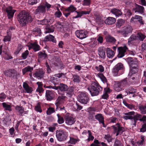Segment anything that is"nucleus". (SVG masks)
Wrapping results in <instances>:
<instances>
[{
	"label": "nucleus",
	"mask_w": 146,
	"mask_h": 146,
	"mask_svg": "<svg viewBox=\"0 0 146 146\" xmlns=\"http://www.w3.org/2000/svg\"><path fill=\"white\" fill-rule=\"evenodd\" d=\"M23 87L26 92L28 93H31L33 91L32 88L30 87L28 84L25 82L23 83Z\"/></svg>",
	"instance_id": "obj_18"
},
{
	"label": "nucleus",
	"mask_w": 146,
	"mask_h": 146,
	"mask_svg": "<svg viewBox=\"0 0 146 146\" xmlns=\"http://www.w3.org/2000/svg\"><path fill=\"white\" fill-rule=\"evenodd\" d=\"M136 90L131 87L129 88V89L126 92L127 94H128V93L129 94H132L136 93Z\"/></svg>",
	"instance_id": "obj_55"
},
{
	"label": "nucleus",
	"mask_w": 146,
	"mask_h": 146,
	"mask_svg": "<svg viewBox=\"0 0 146 146\" xmlns=\"http://www.w3.org/2000/svg\"><path fill=\"white\" fill-rule=\"evenodd\" d=\"M136 40H139L142 41L145 37V35L141 33H138L135 36Z\"/></svg>",
	"instance_id": "obj_30"
},
{
	"label": "nucleus",
	"mask_w": 146,
	"mask_h": 146,
	"mask_svg": "<svg viewBox=\"0 0 146 146\" xmlns=\"http://www.w3.org/2000/svg\"><path fill=\"white\" fill-rule=\"evenodd\" d=\"M28 47L29 50H30L31 48H32L35 51L39 50H40V46L36 42L31 43Z\"/></svg>",
	"instance_id": "obj_16"
},
{
	"label": "nucleus",
	"mask_w": 146,
	"mask_h": 146,
	"mask_svg": "<svg viewBox=\"0 0 146 146\" xmlns=\"http://www.w3.org/2000/svg\"><path fill=\"white\" fill-rule=\"evenodd\" d=\"M135 113L134 111H132L124 113L125 115L123 116V118L125 120L132 119L133 118Z\"/></svg>",
	"instance_id": "obj_14"
},
{
	"label": "nucleus",
	"mask_w": 146,
	"mask_h": 146,
	"mask_svg": "<svg viewBox=\"0 0 146 146\" xmlns=\"http://www.w3.org/2000/svg\"><path fill=\"white\" fill-rule=\"evenodd\" d=\"M136 40L135 36L132 35L129 38L128 40V43L129 45H130L132 43V41L134 40Z\"/></svg>",
	"instance_id": "obj_47"
},
{
	"label": "nucleus",
	"mask_w": 146,
	"mask_h": 146,
	"mask_svg": "<svg viewBox=\"0 0 146 146\" xmlns=\"http://www.w3.org/2000/svg\"><path fill=\"white\" fill-rule=\"evenodd\" d=\"M37 13H44L46 12V9L44 5H41L38 6L36 10Z\"/></svg>",
	"instance_id": "obj_19"
},
{
	"label": "nucleus",
	"mask_w": 146,
	"mask_h": 146,
	"mask_svg": "<svg viewBox=\"0 0 146 146\" xmlns=\"http://www.w3.org/2000/svg\"><path fill=\"white\" fill-rule=\"evenodd\" d=\"M35 110L36 111L40 113L42 112V110L41 108L40 105L39 103H38L35 107Z\"/></svg>",
	"instance_id": "obj_57"
},
{
	"label": "nucleus",
	"mask_w": 146,
	"mask_h": 146,
	"mask_svg": "<svg viewBox=\"0 0 146 146\" xmlns=\"http://www.w3.org/2000/svg\"><path fill=\"white\" fill-rule=\"evenodd\" d=\"M55 111L54 109L52 108H49L46 112L47 114L50 115Z\"/></svg>",
	"instance_id": "obj_58"
},
{
	"label": "nucleus",
	"mask_w": 146,
	"mask_h": 146,
	"mask_svg": "<svg viewBox=\"0 0 146 146\" xmlns=\"http://www.w3.org/2000/svg\"><path fill=\"white\" fill-rule=\"evenodd\" d=\"M123 104L128 109L132 110H136L135 106L132 104H129L127 103L126 101L125 100H123Z\"/></svg>",
	"instance_id": "obj_20"
},
{
	"label": "nucleus",
	"mask_w": 146,
	"mask_h": 146,
	"mask_svg": "<svg viewBox=\"0 0 146 146\" xmlns=\"http://www.w3.org/2000/svg\"><path fill=\"white\" fill-rule=\"evenodd\" d=\"M75 34L76 36L80 39H83L87 37L88 33L87 32L83 30H77L75 32Z\"/></svg>",
	"instance_id": "obj_9"
},
{
	"label": "nucleus",
	"mask_w": 146,
	"mask_h": 146,
	"mask_svg": "<svg viewBox=\"0 0 146 146\" xmlns=\"http://www.w3.org/2000/svg\"><path fill=\"white\" fill-rule=\"evenodd\" d=\"M126 60L128 62L130 67L135 65V62H137V61L136 60H134L131 57H129L127 58L126 59Z\"/></svg>",
	"instance_id": "obj_29"
},
{
	"label": "nucleus",
	"mask_w": 146,
	"mask_h": 146,
	"mask_svg": "<svg viewBox=\"0 0 146 146\" xmlns=\"http://www.w3.org/2000/svg\"><path fill=\"white\" fill-rule=\"evenodd\" d=\"M135 65L130 66V72L128 75V76H131L132 74H135L138 71V62H135Z\"/></svg>",
	"instance_id": "obj_11"
},
{
	"label": "nucleus",
	"mask_w": 146,
	"mask_h": 146,
	"mask_svg": "<svg viewBox=\"0 0 146 146\" xmlns=\"http://www.w3.org/2000/svg\"><path fill=\"white\" fill-rule=\"evenodd\" d=\"M79 139H78L74 138L72 137H70V143L72 144H74L79 141Z\"/></svg>",
	"instance_id": "obj_48"
},
{
	"label": "nucleus",
	"mask_w": 146,
	"mask_h": 146,
	"mask_svg": "<svg viewBox=\"0 0 146 146\" xmlns=\"http://www.w3.org/2000/svg\"><path fill=\"white\" fill-rule=\"evenodd\" d=\"M54 37L52 35H49L46 36L44 39V40L45 41H50L53 42H55V41L54 40Z\"/></svg>",
	"instance_id": "obj_32"
},
{
	"label": "nucleus",
	"mask_w": 146,
	"mask_h": 146,
	"mask_svg": "<svg viewBox=\"0 0 146 146\" xmlns=\"http://www.w3.org/2000/svg\"><path fill=\"white\" fill-rule=\"evenodd\" d=\"M96 68L97 70L101 72H103L104 71V68L102 65H100L98 66H96Z\"/></svg>",
	"instance_id": "obj_59"
},
{
	"label": "nucleus",
	"mask_w": 146,
	"mask_h": 146,
	"mask_svg": "<svg viewBox=\"0 0 146 146\" xmlns=\"http://www.w3.org/2000/svg\"><path fill=\"white\" fill-rule=\"evenodd\" d=\"M124 23V21L123 19H120L118 20L117 23V27L119 28Z\"/></svg>",
	"instance_id": "obj_49"
},
{
	"label": "nucleus",
	"mask_w": 146,
	"mask_h": 146,
	"mask_svg": "<svg viewBox=\"0 0 146 146\" xmlns=\"http://www.w3.org/2000/svg\"><path fill=\"white\" fill-rule=\"evenodd\" d=\"M44 72L43 71L41 70L35 73V77L37 78L38 79L41 78L43 76Z\"/></svg>",
	"instance_id": "obj_28"
},
{
	"label": "nucleus",
	"mask_w": 146,
	"mask_h": 146,
	"mask_svg": "<svg viewBox=\"0 0 146 146\" xmlns=\"http://www.w3.org/2000/svg\"><path fill=\"white\" fill-rule=\"evenodd\" d=\"M133 11L135 13L137 12L139 13L142 14L144 11V8L143 7L137 5L133 9Z\"/></svg>",
	"instance_id": "obj_15"
},
{
	"label": "nucleus",
	"mask_w": 146,
	"mask_h": 146,
	"mask_svg": "<svg viewBox=\"0 0 146 146\" xmlns=\"http://www.w3.org/2000/svg\"><path fill=\"white\" fill-rule=\"evenodd\" d=\"M119 82L123 88L127 85V82L126 79H125Z\"/></svg>",
	"instance_id": "obj_43"
},
{
	"label": "nucleus",
	"mask_w": 146,
	"mask_h": 146,
	"mask_svg": "<svg viewBox=\"0 0 146 146\" xmlns=\"http://www.w3.org/2000/svg\"><path fill=\"white\" fill-rule=\"evenodd\" d=\"M11 37V34H8L7 36H5L3 39V41L4 42H7L10 41Z\"/></svg>",
	"instance_id": "obj_54"
},
{
	"label": "nucleus",
	"mask_w": 146,
	"mask_h": 146,
	"mask_svg": "<svg viewBox=\"0 0 146 146\" xmlns=\"http://www.w3.org/2000/svg\"><path fill=\"white\" fill-rule=\"evenodd\" d=\"M141 117V115L138 114H136V115L135 114L134 116H133V119L134 122L135 123L138 120V118H140Z\"/></svg>",
	"instance_id": "obj_60"
},
{
	"label": "nucleus",
	"mask_w": 146,
	"mask_h": 146,
	"mask_svg": "<svg viewBox=\"0 0 146 146\" xmlns=\"http://www.w3.org/2000/svg\"><path fill=\"white\" fill-rule=\"evenodd\" d=\"M96 119L98 120L102 124L104 127V118L102 115L99 114L95 116Z\"/></svg>",
	"instance_id": "obj_26"
},
{
	"label": "nucleus",
	"mask_w": 146,
	"mask_h": 146,
	"mask_svg": "<svg viewBox=\"0 0 146 146\" xmlns=\"http://www.w3.org/2000/svg\"><path fill=\"white\" fill-rule=\"evenodd\" d=\"M78 102L83 104H86L88 101V98L87 94L84 92H81L78 96Z\"/></svg>",
	"instance_id": "obj_5"
},
{
	"label": "nucleus",
	"mask_w": 146,
	"mask_h": 146,
	"mask_svg": "<svg viewBox=\"0 0 146 146\" xmlns=\"http://www.w3.org/2000/svg\"><path fill=\"white\" fill-rule=\"evenodd\" d=\"M91 3V0H84L82 5L84 6H88L90 5Z\"/></svg>",
	"instance_id": "obj_50"
},
{
	"label": "nucleus",
	"mask_w": 146,
	"mask_h": 146,
	"mask_svg": "<svg viewBox=\"0 0 146 146\" xmlns=\"http://www.w3.org/2000/svg\"><path fill=\"white\" fill-rule=\"evenodd\" d=\"M68 136V133L64 130H59L56 132V136L58 141H62L66 140Z\"/></svg>",
	"instance_id": "obj_3"
},
{
	"label": "nucleus",
	"mask_w": 146,
	"mask_h": 146,
	"mask_svg": "<svg viewBox=\"0 0 146 146\" xmlns=\"http://www.w3.org/2000/svg\"><path fill=\"white\" fill-rule=\"evenodd\" d=\"M16 11L15 10L13 9L12 7L11 6L8 7L6 8V11L7 13L8 17L9 19H10L13 17Z\"/></svg>",
	"instance_id": "obj_13"
},
{
	"label": "nucleus",
	"mask_w": 146,
	"mask_h": 146,
	"mask_svg": "<svg viewBox=\"0 0 146 146\" xmlns=\"http://www.w3.org/2000/svg\"><path fill=\"white\" fill-rule=\"evenodd\" d=\"M106 52L107 56L109 58H112L114 56V52L109 48H107Z\"/></svg>",
	"instance_id": "obj_25"
},
{
	"label": "nucleus",
	"mask_w": 146,
	"mask_h": 146,
	"mask_svg": "<svg viewBox=\"0 0 146 146\" xmlns=\"http://www.w3.org/2000/svg\"><path fill=\"white\" fill-rule=\"evenodd\" d=\"M113 87L114 90L118 92H120L123 90V88L120 86V84L118 82L115 83L113 86Z\"/></svg>",
	"instance_id": "obj_22"
},
{
	"label": "nucleus",
	"mask_w": 146,
	"mask_h": 146,
	"mask_svg": "<svg viewBox=\"0 0 146 146\" xmlns=\"http://www.w3.org/2000/svg\"><path fill=\"white\" fill-rule=\"evenodd\" d=\"M39 0H28V3L29 4L33 5L38 2Z\"/></svg>",
	"instance_id": "obj_63"
},
{
	"label": "nucleus",
	"mask_w": 146,
	"mask_h": 146,
	"mask_svg": "<svg viewBox=\"0 0 146 146\" xmlns=\"http://www.w3.org/2000/svg\"><path fill=\"white\" fill-rule=\"evenodd\" d=\"M57 11L55 13L54 15L57 17L59 18L62 16V13L58 8H57Z\"/></svg>",
	"instance_id": "obj_53"
},
{
	"label": "nucleus",
	"mask_w": 146,
	"mask_h": 146,
	"mask_svg": "<svg viewBox=\"0 0 146 146\" xmlns=\"http://www.w3.org/2000/svg\"><path fill=\"white\" fill-rule=\"evenodd\" d=\"M92 41L90 44V46L92 47L95 46L98 44L97 40L95 38H91Z\"/></svg>",
	"instance_id": "obj_44"
},
{
	"label": "nucleus",
	"mask_w": 146,
	"mask_h": 146,
	"mask_svg": "<svg viewBox=\"0 0 146 146\" xmlns=\"http://www.w3.org/2000/svg\"><path fill=\"white\" fill-rule=\"evenodd\" d=\"M114 146H123L122 143L120 141L116 140L115 141Z\"/></svg>",
	"instance_id": "obj_64"
},
{
	"label": "nucleus",
	"mask_w": 146,
	"mask_h": 146,
	"mask_svg": "<svg viewBox=\"0 0 146 146\" xmlns=\"http://www.w3.org/2000/svg\"><path fill=\"white\" fill-rule=\"evenodd\" d=\"M33 70V68L30 66H28L22 70L23 73L24 74L27 72H31Z\"/></svg>",
	"instance_id": "obj_33"
},
{
	"label": "nucleus",
	"mask_w": 146,
	"mask_h": 146,
	"mask_svg": "<svg viewBox=\"0 0 146 146\" xmlns=\"http://www.w3.org/2000/svg\"><path fill=\"white\" fill-rule=\"evenodd\" d=\"M18 20L22 26L25 25L29 22H31L32 20L29 13L25 11L21 12L18 15Z\"/></svg>",
	"instance_id": "obj_1"
},
{
	"label": "nucleus",
	"mask_w": 146,
	"mask_h": 146,
	"mask_svg": "<svg viewBox=\"0 0 146 146\" xmlns=\"http://www.w3.org/2000/svg\"><path fill=\"white\" fill-rule=\"evenodd\" d=\"M67 95L69 97H70L74 94V89L72 87L68 88L67 90Z\"/></svg>",
	"instance_id": "obj_34"
},
{
	"label": "nucleus",
	"mask_w": 146,
	"mask_h": 146,
	"mask_svg": "<svg viewBox=\"0 0 146 146\" xmlns=\"http://www.w3.org/2000/svg\"><path fill=\"white\" fill-rule=\"evenodd\" d=\"M127 48L126 46L123 47H120L118 48L119 54L118 55V58H121L124 56V54L126 52Z\"/></svg>",
	"instance_id": "obj_12"
},
{
	"label": "nucleus",
	"mask_w": 146,
	"mask_h": 146,
	"mask_svg": "<svg viewBox=\"0 0 146 146\" xmlns=\"http://www.w3.org/2000/svg\"><path fill=\"white\" fill-rule=\"evenodd\" d=\"M3 106L6 110L11 111L12 110L11 106L5 103H2Z\"/></svg>",
	"instance_id": "obj_40"
},
{
	"label": "nucleus",
	"mask_w": 146,
	"mask_h": 146,
	"mask_svg": "<svg viewBox=\"0 0 146 146\" xmlns=\"http://www.w3.org/2000/svg\"><path fill=\"white\" fill-rule=\"evenodd\" d=\"M88 90L92 96L98 95L102 90V88L97 82H92L91 85L88 87Z\"/></svg>",
	"instance_id": "obj_2"
},
{
	"label": "nucleus",
	"mask_w": 146,
	"mask_h": 146,
	"mask_svg": "<svg viewBox=\"0 0 146 146\" xmlns=\"http://www.w3.org/2000/svg\"><path fill=\"white\" fill-rule=\"evenodd\" d=\"M48 21L46 19L40 20H38L37 21V23L38 25H44L47 24Z\"/></svg>",
	"instance_id": "obj_45"
},
{
	"label": "nucleus",
	"mask_w": 146,
	"mask_h": 146,
	"mask_svg": "<svg viewBox=\"0 0 146 146\" xmlns=\"http://www.w3.org/2000/svg\"><path fill=\"white\" fill-rule=\"evenodd\" d=\"M58 120V122L59 124H61L63 123L64 122V120L62 117L59 114H57Z\"/></svg>",
	"instance_id": "obj_46"
},
{
	"label": "nucleus",
	"mask_w": 146,
	"mask_h": 146,
	"mask_svg": "<svg viewBox=\"0 0 146 146\" xmlns=\"http://www.w3.org/2000/svg\"><path fill=\"white\" fill-rule=\"evenodd\" d=\"M65 123L68 125H72L75 122L74 118L71 115H67L65 117Z\"/></svg>",
	"instance_id": "obj_10"
},
{
	"label": "nucleus",
	"mask_w": 146,
	"mask_h": 146,
	"mask_svg": "<svg viewBox=\"0 0 146 146\" xmlns=\"http://www.w3.org/2000/svg\"><path fill=\"white\" fill-rule=\"evenodd\" d=\"M54 93L52 91L50 90H47L46 93V96L47 100H50L54 97Z\"/></svg>",
	"instance_id": "obj_17"
},
{
	"label": "nucleus",
	"mask_w": 146,
	"mask_h": 146,
	"mask_svg": "<svg viewBox=\"0 0 146 146\" xmlns=\"http://www.w3.org/2000/svg\"><path fill=\"white\" fill-rule=\"evenodd\" d=\"M139 108L142 113L143 114L146 113V104L145 106H143L141 105H139Z\"/></svg>",
	"instance_id": "obj_36"
},
{
	"label": "nucleus",
	"mask_w": 146,
	"mask_h": 146,
	"mask_svg": "<svg viewBox=\"0 0 146 146\" xmlns=\"http://www.w3.org/2000/svg\"><path fill=\"white\" fill-rule=\"evenodd\" d=\"M54 27L53 26H51L50 27L46 28V31L45 32L46 33L53 32Z\"/></svg>",
	"instance_id": "obj_51"
},
{
	"label": "nucleus",
	"mask_w": 146,
	"mask_h": 146,
	"mask_svg": "<svg viewBox=\"0 0 146 146\" xmlns=\"http://www.w3.org/2000/svg\"><path fill=\"white\" fill-rule=\"evenodd\" d=\"M76 13L77 15L76 17H73V19L79 17H81L83 15H84L83 11L78 12L76 11Z\"/></svg>",
	"instance_id": "obj_56"
},
{
	"label": "nucleus",
	"mask_w": 146,
	"mask_h": 146,
	"mask_svg": "<svg viewBox=\"0 0 146 146\" xmlns=\"http://www.w3.org/2000/svg\"><path fill=\"white\" fill-rule=\"evenodd\" d=\"M73 81L76 83H79L80 81L79 76L77 75H74L73 76Z\"/></svg>",
	"instance_id": "obj_61"
},
{
	"label": "nucleus",
	"mask_w": 146,
	"mask_h": 146,
	"mask_svg": "<svg viewBox=\"0 0 146 146\" xmlns=\"http://www.w3.org/2000/svg\"><path fill=\"white\" fill-rule=\"evenodd\" d=\"M123 68V65L121 63L117 64L113 68L112 72L113 75L116 76L122 74L123 72H121Z\"/></svg>",
	"instance_id": "obj_4"
},
{
	"label": "nucleus",
	"mask_w": 146,
	"mask_h": 146,
	"mask_svg": "<svg viewBox=\"0 0 146 146\" xmlns=\"http://www.w3.org/2000/svg\"><path fill=\"white\" fill-rule=\"evenodd\" d=\"M66 99V97L65 96H61L58 97L56 101V104L58 105L63 103Z\"/></svg>",
	"instance_id": "obj_24"
},
{
	"label": "nucleus",
	"mask_w": 146,
	"mask_h": 146,
	"mask_svg": "<svg viewBox=\"0 0 146 146\" xmlns=\"http://www.w3.org/2000/svg\"><path fill=\"white\" fill-rule=\"evenodd\" d=\"M110 12L114 14L116 17H118L122 14V13L120 11L115 8L111 9Z\"/></svg>",
	"instance_id": "obj_27"
},
{
	"label": "nucleus",
	"mask_w": 146,
	"mask_h": 146,
	"mask_svg": "<svg viewBox=\"0 0 146 146\" xmlns=\"http://www.w3.org/2000/svg\"><path fill=\"white\" fill-rule=\"evenodd\" d=\"M98 76L102 82L105 84L106 83L107 80L106 78L104 76L103 74L98 73Z\"/></svg>",
	"instance_id": "obj_39"
},
{
	"label": "nucleus",
	"mask_w": 146,
	"mask_h": 146,
	"mask_svg": "<svg viewBox=\"0 0 146 146\" xmlns=\"http://www.w3.org/2000/svg\"><path fill=\"white\" fill-rule=\"evenodd\" d=\"M98 54L101 58H104L105 57V50L103 48L100 47L98 49Z\"/></svg>",
	"instance_id": "obj_23"
},
{
	"label": "nucleus",
	"mask_w": 146,
	"mask_h": 146,
	"mask_svg": "<svg viewBox=\"0 0 146 146\" xmlns=\"http://www.w3.org/2000/svg\"><path fill=\"white\" fill-rule=\"evenodd\" d=\"M76 8L74 7L73 5H71L67 8L66 9L65 11L69 12L71 13V12H73L75 11L76 12Z\"/></svg>",
	"instance_id": "obj_31"
},
{
	"label": "nucleus",
	"mask_w": 146,
	"mask_h": 146,
	"mask_svg": "<svg viewBox=\"0 0 146 146\" xmlns=\"http://www.w3.org/2000/svg\"><path fill=\"white\" fill-rule=\"evenodd\" d=\"M111 127L113 129V133H116V136L121 135L124 130V128L120 126L119 124L118 123L116 124L115 125L112 126Z\"/></svg>",
	"instance_id": "obj_7"
},
{
	"label": "nucleus",
	"mask_w": 146,
	"mask_h": 146,
	"mask_svg": "<svg viewBox=\"0 0 146 146\" xmlns=\"http://www.w3.org/2000/svg\"><path fill=\"white\" fill-rule=\"evenodd\" d=\"M73 108L74 110H80L82 108V107L79 106L77 103H74L73 104Z\"/></svg>",
	"instance_id": "obj_37"
},
{
	"label": "nucleus",
	"mask_w": 146,
	"mask_h": 146,
	"mask_svg": "<svg viewBox=\"0 0 146 146\" xmlns=\"http://www.w3.org/2000/svg\"><path fill=\"white\" fill-rule=\"evenodd\" d=\"M104 138L106 139L108 142H111L112 139V138L109 134H107V135H105Z\"/></svg>",
	"instance_id": "obj_62"
},
{
	"label": "nucleus",
	"mask_w": 146,
	"mask_h": 146,
	"mask_svg": "<svg viewBox=\"0 0 146 146\" xmlns=\"http://www.w3.org/2000/svg\"><path fill=\"white\" fill-rule=\"evenodd\" d=\"M49 88H52L56 90L59 89L61 91H65L67 90L68 88L67 85L63 84H60L58 86H49L47 87Z\"/></svg>",
	"instance_id": "obj_8"
},
{
	"label": "nucleus",
	"mask_w": 146,
	"mask_h": 146,
	"mask_svg": "<svg viewBox=\"0 0 146 146\" xmlns=\"http://www.w3.org/2000/svg\"><path fill=\"white\" fill-rule=\"evenodd\" d=\"M106 39V41L108 42H114L115 41V39L110 35L107 36Z\"/></svg>",
	"instance_id": "obj_41"
},
{
	"label": "nucleus",
	"mask_w": 146,
	"mask_h": 146,
	"mask_svg": "<svg viewBox=\"0 0 146 146\" xmlns=\"http://www.w3.org/2000/svg\"><path fill=\"white\" fill-rule=\"evenodd\" d=\"M133 30L132 27L130 25L126 26L124 27L123 30L117 31V32L121 33L125 37H126L129 33L132 32Z\"/></svg>",
	"instance_id": "obj_6"
},
{
	"label": "nucleus",
	"mask_w": 146,
	"mask_h": 146,
	"mask_svg": "<svg viewBox=\"0 0 146 146\" xmlns=\"http://www.w3.org/2000/svg\"><path fill=\"white\" fill-rule=\"evenodd\" d=\"M135 15L137 21H138L140 24L143 25L144 23V21L142 20V17L141 16L138 15Z\"/></svg>",
	"instance_id": "obj_42"
},
{
	"label": "nucleus",
	"mask_w": 146,
	"mask_h": 146,
	"mask_svg": "<svg viewBox=\"0 0 146 146\" xmlns=\"http://www.w3.org/2000/svg\"><path fill=\"white\" fill-rule=\"evenodd\" d=\"M115 21V19L112 17L108 18L105 21V23L106 24L111 25L114 24Z\"/></svg>",
	"instance_id": "obj_21"
},
{
	"label": "nucleus",
	"mask_w": 146,
	"mask_h": 146,
	"mask_svg": "<svg viewBox=\"0 0 146 146\" xmlns=\"http://www.w3.org/2000/svg\"><path fill=\"white\" fill-rule=\"evenodd\" d=\"M34 33L36 35V36H40L41 33V31L40 29L38 27H36L33 30Z\"/></svg>",
	"instance_id": "obj_35"
},
{
	"label": "nucleus",
	"mask_w": 146,
	"mask_h": 146,
	"mask_svg": "<svg viewBox=\"0 0 146 146\" xmlns=\"http://www.w3.org/2000/svg\"><path fill=\"white\" fill-rule=\"evenodd\" d=\"M141 140L137 142V144L139 145L142 146L143 145V143L145 140L144 136L143 135L141 136Z\"/></svg>",
	"instance_id": "obj_52"
},
{
	"label": "nucleus",
	"mask_w": 146,
	"mask_h": 146,
	"mask_svg": "<svg viewBox=\"0 0 146 146\" xmlns=\"http://www.w3.org/2000/svg\"><path fill=\"white\" fill-rule=\"evenodd\" d=\"M15 109L19 114H22L24 111V108L21 106H17L15 107Z\"/></svg>",
	"instance_id": "obj_38"
}]
</instances>
